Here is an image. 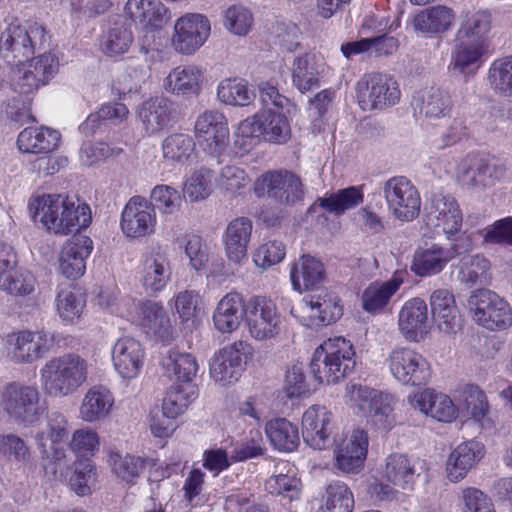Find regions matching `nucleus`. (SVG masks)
Segmentation results:
<instances>
[{
	"label": "nucleus",
	"mask_w": 512,
	"mask_h": 512,
	"mask_svg": "<svg viewBox=\"0 0 512 512\" xmlns=\"http://www.w3.org/2000/svg\"><path fill=\"white\" fill-rule=\"evenodd\" d=\"M218 99L227 105L248 106L256 95L254 90L249 88L247 81L238 78L222 80L217 88Z\"/></svg>",
	"instance_id": "3c124183"
},
{
	"label": "nucleus",
	"mask_w": 512,
	"mask_h": 512,
	"mask_svg": "<svg viewBox=\"0 0 512 512\" xmlns=\"http://www.w3.org/2000/svg\"><path fill=\"white\" fill-rule=\"evenodd\" d=\"M291 314L309 328L330 325L343 315L340 299L333 293L324 291L317 295L304 297L291 308Z\"/></svg>",
	"instance_id": "6e6552de"
},
{
	"label": "nucleus",
	"mask_w": 512,
	"mask_h": 512,
	"mask_svg": "<svg viewBox=\"0 0 512 512\" xmlns=\"http://www.w3.org/2000/svg\"><path fill=\"white\" fill-rule=\"evenodd\" d=\"M162 363L167 373L173 374L176 381L181 384H192L199 368L193 355L178 351H169Z\"/></svg>",
	"instance_id": "864d4df0"
},
{
	"label": "nucleus",
	"mask_w": 512,
	"mask_h": 512,
	"mask_svg": "<svg viewBox=\"0 0 512 512\" xmlns=\"http://www.w3.org/2000/svg\"><path fill=\"white\" fill-rule=\"evenodd\" d=\"M174 30L173 47L182 54L190 55L206 42L211 26L206 16L188 13L176 21Z\"/></svg>",
	"instance_id": "2eb2a0df"
},
{
	"label": "nucleus",
	"mask_w": 512,
	"mask_h": 512,
	"mask_svg": "<svg viewBox=\"0 0 512 512\" xmlns=\"http://www.w3.org/2000/svg\"><path fill=\"white\" fill-rule=\"evenodd\" d=\"M334 423L332 413L321 405L310 406L302 417V435L312 448L322 450L331 443Z\"/></svg>",
	"instance_id": "a211bd4d"
},
{
	"label": "nucleus",
	"mask_w": 512,
	"mask_h": 512,
	"mask_svg": "<svg viewBox=\"0 0 512 512\" xmlns=\"http://www.w3.org/2000/svg\"><path fill=\"white\" fill-rule=\"evenodd\" d=\"M224 25L231 33L244 36L252 28L253 15L247 8L233 5L225 12Z\"/></svg>",
	"instance_id": "0e129e2a"
},
{
	"label": "nucleus",
	"mask_w": 512,
	"mask_h": 512,
	"mask_svg": "<svg viewBox=\"0 0 512 512\" xmlns=\"http://www.w3.org/2000/svg\"><path fill=\"white\" fill-rule=\"evenodd\" d=\"M459 268V281L468 288L485 285L491 278L490 262L478 254L463 257Z\"/></svg>",
	"instance_id": "8fccbe9b"
},
{
	"label": "nucleus",
	"mask_w": 512,
	"mask_h": 512,
	"mask_svg": "<svg viewBox=\"0 0 512 512\" xmlns=\"http://www.w3.org/2000/svg\"><path fill=\"white\" fill-rule=\"evenodd\" d=\"M408 402L414 409L439 422L450 423L457 417L458 410L451 398L430 389L409 395Z\"/></svg>",
	"instance_id": "b1692460"
},
{
	"label": "nucleus",
	"mask_w": 512,
	"mask_h": 512,
	"mask_svg": "<svg viewBox=\"0 0 512 512\" xmlns=\"http://www.w3.org/2000/svg\"><path fill=\"white\" fill-rule=\"evenodd\" d=\"M364 195L361 187L350 186L317 199L316 204L336 216L343 215L363 202Z\"/></svg>",
	"instance_id": "a18cd8bd"
},
{
	"label": "nucleus",
	"mask_w": 512,
	"mask_h": 512,
	"mask_svg": "<svg viewBox=\"0 0 512 512\" xmlns=\"http://www.w3.org/2000/svg\"><path fill=\"white\" fill-rule=\"evenodd\" d=\"M195 132L205 142L204 149L213 156H219L228 145V123L225 116L217 110L201 114L196 120Z\"/></svg>",
	"instance_id": "6ab92c4d"
},
{
	"label": "nucleus",
	"mask_w": 512,
	"mask_h": 512,
	"mask_svg": "<svg viewBox=\"0 0 512 512\" xmlns=\"http://www.w3.org/2000/svg\"><path fill=\"white\" fill-rule=\"evenodd\" d=\"M323 72L321 63L313 54H304L294 59L292 64V82L301 92L306 93L320 87Z\"/></svg>",
	"instance_id": "58836bf2"
},
{
	"label": "nucleus",
	"mask_w": 512,
	"mask_h": 512,
	"mask_svg": "<svg viewBox=\"0 0 512 512\" xmlns=\"http://www.w3.org/2000/svg\"><path fill=\"white\" fill-rule=\"evenodd\" d=\"M412 106L415 114L420 118L434 121L450 114L452 101L446 91L437 87H430L414 94Z\"/></svg>",
	"instance_id": "bb28decb"
},
{
	"label": "nucleus",
	"mask_w": 512,
	"mask_h": 512,
	"mask_svg": "<svg viewBox=\"0 0 512 512\" xmlns=\"http://www.w3.org/2000/svg\"><path fill=\"white\" fill-rule=\"evenodd\" d=\"M428 225L440 228L448 239L460 232L463 214L457 200L451 195L433 194L425 207Z\"/></svg>",
	"instance_id": "dca6fc26"
},
{
	"label": "nucleus",
	"mask_w": 512,
	"mask_h": 512,
	"mask_svg": "<svg viewBox=\"0 0 512 512\" xmlns=\"http://www.w3.org/2000/svg\"><path fill=\"white\" fill-rule=\"evenodd\" d=\"M60 137L57 130L48 127H27L18 135L17 145L25 153L49 154L58 147Z\"/></svg>",
	"instance_id": "c9c22d12"
},
{
	"label": "nucleus",
	"mask_w": 512,
	"mask_h": 512,
	"mask_svg": "<svg viewBox=\"0 0 512 512\" xmlns=\"http://www.w3.org/2000/svg\"><path fill=\"white\" fill-rule=\"evenodd\" d=\"M138 117L148 134H154L172 125L177 118L175 105L164 97L150 98L142 103Z\"/></svg>",
	"instance_id": "393cba45"
},
{
	"label": "nucleus",
	"mask_w": 512,
	"mask_h": 512,
	"mask_svg": "<svg viewBox=\"0 0 512 512\" xmlns=\"http://www.w3.org/2000/svg\"><path fill=\"white\" fill-rule=\"evenodd\" d=\"M213 173L208 169H200L194 172L186 181L185 193L191 201H198L206 198L212 191Z\"/></svg>",
	"instance_id": "774afa93"
},
{
	"label": "nucleus",
	"mask_w": 512,
	"mask_h": 512,
	"mask_svg": "<svg viewBox=\"0 0 512 512\" xmlns=\"http://www.w3.org/2000/svg\"><path fill=\"white\" fill-rule=\"evenodd\" d=\"M455 42L456 44L452 54L454 68L461 73L478 69L488 45L456 39Z\"/></svg>",
	"instance_id": "603ef678"
},
{
	"label": "nucleus",
	"mask_w": 512,
	"mask_h": 512,
	"mask_svg": "<svg viewBox=\"0 0 512 512\" xmlns=\"http://www.w3.org/2000/svg\"><path fill=\"white\" fill-rule=\"evenodd\" d=\"M468 305L474 320L487 329H506L512 325L509 304L491 290H476L469 297Z\"/></svg>",
	"instance_id": "9d476101"
},
{
	"label": "nucleus",
	"mask_w": 512,
	"mask_h": 512,
	"mask_svg": "<svg viewBox=\"0 0 512 512\" xmlns=\"http://www.w3.org/2000/svg\"><path fill=\"white\" fill-rule=\"evenodd\" d=\"M93 249L92 240L83 235L72 237L61 249L59 272L67 279H77L86 270V259Z\"/></svg>",
	"instance_id": "412c9836"
},
{
	"label": "nucleus",
	"mask_w": 512,
	"mask_h": 512,
	"mask_svg": "<svg viewBox=\"0 0 512 512\" xmlns=\"http://www.w3.org/2000/svg\"><path fill=\"white\" fill-rule=\"evenodd\" d=\"M353 507V494L345 483L336 481L327 486L322 512H352Z\"/></svg>",
	"instance_id": "13d9d810"
},
{
	"label": "nucleus",
	"mask_w": 512,
	"mask_h": 512,
	"mask_svg": "<svg viewBox=\"0 0 512 512\" xmlns=\"http://www.w3.org/2000/svg\"><path fill=\"white\" fill-rule=\"evenodd\" d=\"M156 224V213L149 201L142 196H134L126 203L121 215V229L131 238L151 234Z\"/></svg>",
	"instance_id": "f3484780"
},
{
	"label": "nucleus",
	"mask_w": 512,
	"mask_h": 512,
	"mask_svg": "<svg viewBox=\"0 0 512 512\" xmlns=\"http://www.w3.org/2000/svg\"><path fill=\"white\" fill-rule=\"evenodd\" d=\"M252 356L253 348L248 342L236 341L214 355L210 362V375L223 385L236 382Z\"/></svg>",
	"instance_id": "4468645a"
},
{
	"label": "nucleus",
	"mask_w": 512,
	"mask_h": 512,
	"mask_svg": "<svg viewBox=\"0 0 512 512\" xmlns=\"http://www.w3.org/2000/svg\"><path fill=\"white\" fill-rule=\"evenodd\" d=\"M152 207L165 215H172L179 211L182 203L180 192L169 185H156L150 194Z\"/></svg>",
	"instance_id": "680f3d73"
},
{
	"label": "nucleus",
	"mask_w": 512,
	"mask_h": 512,
	"mask_svg": "<svg viewBox=\"0 0 512 512\" xmlns=\"http://www.w3.org/2000/svg\"><path fill=\"white\" fill-rule=\"evenodd\" d=\"M85 307L82 295L70 286L61 288L56 297V308L60 318L67 323L78 320Z\"/></svg>",
	"instance_id": "bf43d9fd"
},
{
	"label": "nucleus",
	"mask_w": 512,
	"mask_h": 512,
	"mask_svg": "<svg viewBox=\"0 0 512 512\" xmlns=\"http://www.w3.org/2000/svg\"><path fill=\"white\" fill-rule=\"evenodd\" d=\"M265 433L274 448L282 452H292L300 443L297 425L285 418L269 421Z\"/></svg>",
	"instance_id": "37998d69"
},
{
	"label": "nucleus",
	"mask_w": 512,
	"mask_h": 512,
	"mask_svg": "<svg viewBox=\"0 0 512 512\" xmlns=\"http://www.w3.org/2000/svg\"><path fill=\"white\" fill-rule=\"evenodd\" d=\"M402 279L392 277L386 282H374L363 292L362 306L369 313L382 311L389 303L391 297L399 290Z\"/></svg>",
	"instance_id": "c03bdc74"
},
{
	"label": "nucleus",
	"mask_w": 512,
	"mask_h": 512,
	"mask_svg": "<svg viewBox=\"0 0 512 512\" xmlns=\"http://www.w3.org/2000/svg\"><path fill=\"white\" fill-rule=\"evenodd\" d=\"M353 345L344 337L325 340L318 346L310 361V372L320 384H336L348 377L355 369Z\"/></svg>",
	"instance_id": "f03ea898"
},
{
	"label": "nucleus",
	"mask_w": 512,
	"mask_h": 512,
	"mask_svg": "<svg viewBox=\"0 0 512 512\" xmlns=\"http://www.w3.org/2000/svg\"><path fill=\"white\" fill-rule=\"evenodd\" d=\"M415 463L403 454H391L386 459L384 477L395 487L411 490L419 477Z\"/></svg>",
	"instance_id": "ea45409f"
},
{
	"label": "nucleus",
	"mask_w": 512,
	"mask_h": 512,
	"mask_svg": "<svg viewBox=\"0 0 512 512\" xmlns=\"http://www.w3.org/2000/svg\"><path fill=\"white\" fill-rule=\"evenodd\" d=\"M491 28V17L486 12H467L461 16L456 40L487 44L486 36Z\"/></svg>",
	"instance_id": "49530a36"
},
{
	"label": "nucleus",
	"mask_w": 512,
	"mask_h": 512,
	"mask_svg": "<svg viewBox=\"0 0 512 512\" xmlns=\"http://www.w3.org/2000/svg\"><path fill=\"white\" fill-rule=\"evenodd\" d=\"M393 377L404 385H425L431 377L427 359L419 352L407 348L392 350L386 360Z\"/></svg>",
	"instance_id": "ddd939ff"
},
{
	"label": "nucleus",
	"mask_w": 512,
	"mask_h": 512,
	"mask_svg": "<svg viewBox=\"0 0 512 512\" xmlns=\"http://www.w3.org/2000/svg\"><path fill=\"white\" fill-rule=\"evenodd\" d=\"M357 98L363 110H382L398 103L400 90L389 75L372 73L358 81Z\"/></svg>",
	"instance_id": "9b49d317"
},
{
	"label": "nucleus",
	"mask_w": 512,
	"mask_h": 512,
	"mask_svg": "<svg viewBox=\"0 0 512 512\" xmlns=\"http://www.w3.org/2000/svg\"><path fill=\"white\" fill-rule=\"evenodd\" d=\"M350 405L378 428L390 430L394 424L393 396L362 384L347 387Z\"/></svg>",
	"instance_id": "39448f33"
},
{
	"label": "nucleus",
	"mask_w": 512,
	"mask_h": 512,
	"mask_svg": "<svg viewBox=\"0 0 512 512\" xmlns=\"http://www.w3.org/2000/svg\"><path fill=\"white\" fill-rule=\"evenodd\" d=\"M367 451V433L363 430H354L335 450L336 467L344 473L358 472L363 466Z\"/></svg>",
	"instance_id": "cd10ccee"
},
{
	"label": "nucleus",
	"mask_w": 512,
	"mask_h": 512,
	"mask_svg": "<svg viewBox=\"0 0 512 512\" xmlns=\"http://www.w3.org/2000/svg\"><path fill=\"white\" fill-rule=\"evenodd\" d=\"M124 12L134 22L144 24L146 29L161 27L170 18L160 0H128Z\"/></svg>",
	"instance_id": "72a5a7b5"
},
{
	"label": "nucleus",
	"mask_w": 512,
	"mask_h": 512,
	"mask_svg": "<svg viewBox=\"0 0 512 512\" xmlns=\"http://www.w3.org/2000/svg\"><path fill=\"white\" fill-rule=\"evenodd\" d=\"M35 279L30 272L14 271L0 275V289L9 294L28 295L34 291Z\"/></svg>",
	"instance_id": "e2e57ef3"
},
{
	"label": "nucleus",
	"mask_w": 512,
	"mask_h": 512,
	"mask_svg": "<svg viewBox=\"0 0 512 512\" xmlns=\"http://www.w3.org/2000/svg\"><path fill=\"white\" fill-rule=\"evenodd\" d=\"M44 331H21L8 337L9 355L16 363H33L41 359L48 348Z\"/></svg>",
	"instance_id": "a878e982"
},
{
	"label": "nucleus",
	"mask_w": 512,
	"mask_h": 512,
	"mask_svg": "<svg viewBox=\"0 0 512 512\" xmlns=\"http://www.w3.org/2000/svg\"><path fill=\"white\" fill-rule=\"evenodd\" d=\"M450 260V252L434 244L415 254L411 270L421 277L437 274L443 270Z\"/></svg>",
	"instance_id": "de8ad7c7"
},
{
	"label": "nucleus",
	"mask_w": 512,
	"mask_h": 512,
	"mask_svg": "<svg viewBox=\"0 0 512 512\" xmlns=\"http://www.w3.org/2000/svg\"><path fill=\"white\" fill-rule=\"evenodd\" d=\"M254 192L258 197L266 196L283 207L300 204L305 195L300 177L288 170L265 172L256 179Z\"/></svg>",
	"instance_id": "423d86ee"
},
{
	"label": "nucleus",
	"mask_w": 512,
	"mask_h": 512,
	"mask_svg": "<svg viewBox=\"0 0 512 512\" xmlns=\"http://www.w3.org/2000/svg\"><path fill=\"white\" fill-rule=\"evenodd\" d=\"M252 229V221L247 217L235 218L227 225L223 241L230 261L240 263L246 257Z\"/></svg>",
	"instance_id": "2f4dec72"
},
{
	"label": "nucleus",
	"mask_w": 512,
	"mask_h": 512,
	"mask_svg": "<svg viewBox=\"0 0 512 512\" xmlns=\"http://www.w3.org/2000/svg\"><path fill=\"white\" fill-rule=\"evenodd\" d=\"M484 156L470 154L460 163L458 169L459 181L468 189L488 187Z\"/></svg>",
	"instance_id": "6e6d98bb"
},
{
	"label": "nucleus",
	"mask_w": 512,
	"mask_h": 512,
	"mask_svg": "<svg viewBox=\"0 0 512 512\" xmlns=\"http://www.w3.org/2000/svg\"><path fill=\"white\" fill-rule=\"evenodd\" d=\"M265 489L270 494L282 495L292 500L299 495L300 480L295 475L275 474L266 480Z\"/></svg>",
	"instance_id": "338daca9"
},
{
	"label": "nucleus",
	"mask_w": 512,
	"mask_h": 512,
	"mask_svg": "<svg viewBox=\"0 0 512 512\" xmlns=\"http://www.w3.org/2000/svg\"><path fill=\"white\" fill-rule=\"evenodd\" d=\"M87 374V361L78 354L68 353L54 357L40 370L42 389L49 397H66L83 385Z\"/></svg>",
	"instance_id": "7ed1b4c3"
},
{
	"label": "nucleus",
	"mask_w": 512,
	"mask_h": 512,
	"mask_svg": "<svg viewBox=\"0 0 512 512\" xmlns=\"http://www.w3.org/2000/svg\"><path fill=\"white\" fill-rule=\"evenodd\" d=\"M246 302L239 293L226 294L217 304L213 314L215 328L221 333H231L238 329L245 318Z\"/></svg>",
	"instance_id": "7c9ffc66"
},
{
	"label": "nucleus",
	"mask_w": 512,
	"mask_h": 512,
	"mask_svg": "<svg viewBox=\"0 0 512 512\" xmlns=\"http://www.w3.org/2000/svg\"><path fill=\"white\" fill-rule=\"evenodd\" d=\"M383 195L391 215L401 222L415 220L421 211L418 189L404 176H394L383 183Z\"/></svg>",
	"instance_id": "1a4fd4ad"
},
{
	"label": "nucleus",
	"mask_w": 512,
	"mask_h": 512,
	"mask_svg": "<svg viewBox=\"0 0 512 512\" xmlns=\"http://www.w3.org/2000/svg\"><path fill=\"white\" fill-rule=\"evenodd\" d=\"M264 128L263 135L268 141L275 143H283L288 140L290 136V126L287 118L275 112H263Z\"/></svg>",
	"instance_id": "69168bd1"
},
{
	"label": "nucleus",
	"mask_w": 512,
	"mask_h": 512,
	"mask_svg": "<svg viewBox=\"0 0 512 512\" xmlns=\"http://www.w3.org/2000/svg\"><path fill=\"white\" fill-rule=\"evenodd\" d=\"M290 279L293 289L300 293L317 289L325 280L324 265L311 255H302L291 264Z\"/></svg>",
	"instance_id": "c756f323"
},
{
	"label": "nucleus",
	"mask_w": 512,
	"mask_h": 512,
	"mask_svg": "<svg viewBox=\"0 0 512 512\" xmlns=\"http://www.w3.org/2000/svg\"><path fill=\"white\" fill-rule=\"evenodd\" d=\"M33 218L55 234L67 235L87 228L91 223L89 206L79 199L61 194H46L29 204Z\"/></svg>",
	"instance_id": "f257e3e1"
},
{
	"label": "nucleus",
	"mask_w": 512,
	"mask_h": 512,
	"mask_svg": "<svg viewBox=\"0 0 512 512\" xmlns=\"http://www.w3.org/2000/svg\"><path fill=\"white\" fill-rule=\"evenodd\" d=\"M144 359L145 349L140 341L133 337H121L113 345L112 362L122 378H135L142 369Z\"/></svg>",
	"instance_id": "aec40b11"
},
{
	"label": "nucleus",
	"mask_w": 512,
	"mask_h": 512,
	"mask_svg": "<svg viewBox=\"0 0 512 512\" xmlns=\"http://www.w3.org/2000/svg\"><path fill=\"white\" fill-rule=\"evenodd\" d=\"M68 437V422L65 416L58 412L52 411L47 415L46 429L38 432L35 440L43 453L48 457L49 450H52V457L55 460H61L65 457L63 443Z\"/></svg>",
	"instance_id": "c85d7f7f"
},
{
	"label": "nucleus",
	"mask_w": 512,
	"mask_h": 512,
	"mask_svg": "<svg viewBox=\"0 0 512 512\" xmlns=\"http://www.w3.org/2000/svg\"><path fill=\"white\" fill-rule=\"evenodd\" d=\"M114 404L111 392L103 386H94L85 394L80 416L84 421L95 422L104 419Z\"/></svg>",
	"instance_id": "a19ab883"
},
{
	"label": "nucleus",
	"mask_w": 512,
	"mask_h": 512,
	"mask_svg": "<svg viewBox=\"0 0 512 512\" xmlns=\"http://www.w3.org/2000/svg\"><path fill=\"white\" fill-rule=\"evenodd\" d=\"M132 42L131 25L125 21H116L101 37L100 48L107 56H117L126 53Z\"/></svg>",
	"instance_id": "09e8293b"
},
{
	"label": "nucleus",
	"mask_w": 512,
	"mask_h": 512,
	"mask_svg": "<svg viewBox=\"0 0 512 512\" xmlns=\"http://www.w3.org/2000/svg\"><path fill=\"white\" fill-rule=\"evenodd\" d=\"M245 322L256 340L275 338L282 324L276 304L265 296H254L246 302Z\"/></svg>",
	"instance_id": "f8f14e48"
},
{
	"label": "nucleus",
	"mask_w": 512,
	"mask_h": 512,
	"mask_svg": "<svg viewBox=\"0 0 512 512\" xmlns=\"http://www.w3.org/2000/svg\"><path fill=\"white\" fill-rule=\"evenodd\" d=\"M194 151V139L188 134L173 133L162 142L163 158L173 163L185 164Z\"/></svg>",
	"instance_id": "4d7b16f0"
},
{
	"label": "nucleus",
	"mask_w": 512,
	"mask_h": 512,
	"mask_svg": "<svg viewBox=\"0 0 512 512\" xmlns=\"http://www.w3.org/2000/svg\"><path fill=\"white\" fill-rule=\"evenodd\" d=\"M109 461L115 474L127 483H134L146 468L145 459L129 454L112 453Z\"/></svg>",
	"instance_id": "052dcab7"
},
{
	"label": "nucleus",
	"mask_w": 512,
	"mask_h": 512,
	"mask_svg": "<svg viewBox=\"0 0 512 512\" xmlns=\"http://www.w3.org/2000/svg\"><path fill=\"white\" fill-rule=\"evenodd\" d=\"M172 269L170 261L163 253H152L143 261L141 281L146 291L159 292L170 281Z\"/></svg>",
	"instance_id": "e433bc0d"
},
{
	"label": "nucleus",
	"mask_w": 512,
	"mask_h": 512,
	"mask_svg": "<svg viewBox=\"0 0 512 512\" xmlns=\"http://www.w3.org/2000/svg\"><path fill=\"white\" fill-rule=\"evenodd\" d=\"M487 80L495 94L512 97V56L494 60L489 67Z\"/></svg>",
	"instance_id": "5fc2aeb1"
},
{
	"label": "nucleus",
	"mask_w": 512,
	"mask_h": 512,
	"mask_svg": "<svg viewBox=\"0 0 512 512\" xmlns=\"http://www.w3.org/2000/svg\"><path fill=\"white\" fill-rule=\"evenodd\" d=\"M0 407L14 423L24 427L38 423L47 409L36 386L18 381L3 387Z\"/></svg>",
	"instance_id": "20e7f679"
},
{
	"label": "nucleus",
	"mask_w": 512,
	"mask_h": 512,
	"mask_svg": "<svg viewBox=\"0 0 512 512\" xmlns=\"http://www.w3.org/2000/svg\"><path fill=\"white\" fill-rule=\"evenodd\" d=\"M44 38V29L37 24L28 28L10 24L1 34L0 53L10 65H23L30 61L38 42Z\"/></svg>",
	"instance_id": "0eeeda50"
},
{
	"label": "nucleus",
	"mask_w": 512,
	"mask_h": 512,
	"mask_svg": "<svg viewBox=\"0 0 512 512\" xmlns=\"http://www.w3.org/2000/svg\"><path fill=\"white\" fill-rule=\"evenodd\" d=\"M430 307L438 329L447 335L461 329V316L452 291L446 288L434 290L430 296Z\"/></svg>",
	"instance_id": "5701e85b"
},
{
	"label": "nucleus",
	"mask_w": 512,
	"mask_h": 512,
	"mask_svg": "<svg viewBox=\"0 0 512 512\" xmlns=\"http://www.w3.org/2000/svg\"><path fill=\"white\" fill-rule=\"evenodd\" d=\"M139 323L156 337L167 341L173 336V326L169 315L159 303L146 300L137 304Z\"/></svg>",
	"instance_id": "f704fd0d"
},
{
	"label": "nucleus",
	"mask_w": 512,
	"mask_h": 512,
	"mask_svg": "<svg viewBox=\"0 0 512 512\" xmlns=\"http://www.w3.org/2000/svg\"><path fill=\"white\" fill-rule=\"evenodd\" d=\"M398 326L405 339L414 342L424 339L430 329L426 302L421 298L405 302L399 312Z\"/></svg>",
	"instance_id": "4be33fe9"
},
{
	"label": "nucleus",
	"mask_w": 512,
	"mask_h": 512,
	"mask_svg": "<svg viewBox=\"0 0 512 512\" xmlns=\"http://www.w3.org/2000/svg\"><path fill=\"white\" fill-rule=\"evenodd\" d=\"M202 73L196 66H179L166 77L165 89L177 95H196L201 90Z\"/></svg>",
	"instance_id": "79ce46f5"
},
{
	"label": "nucleus",
	"mask_w": 512,
	"mask_h": 512,
	"mask_svg": "<svg viewBox=\"0 0 512 512\" xmlns=\"http://www.w3.org/2000/svg\"><path fill=\"white\" fill-rule=\"evenodd\" d=\"M484 455V447L476 441L458 445L449 455L446 470L452 482L463 479L472 466Z\"/></svg>",
	"instance_id": "473e14b6"
},
{
	"label": "nucleus",
	"mask_w": 512,
	"mask_h": 512,
	"mask_svg": "<svg viewBox=\"0 0 512 512\" xmlns=\"http://www.w3.org/2000/svg\"><path fill=\"white\" fill-rule=\"evenodd\" d=\"M454 18L455 14L451 8L437 5L416 14L412 20V25L417 32L424 35H434L449 30Z\"/></svg>",
	"instance_id": "4c0bfd02"
}]
</instances>
